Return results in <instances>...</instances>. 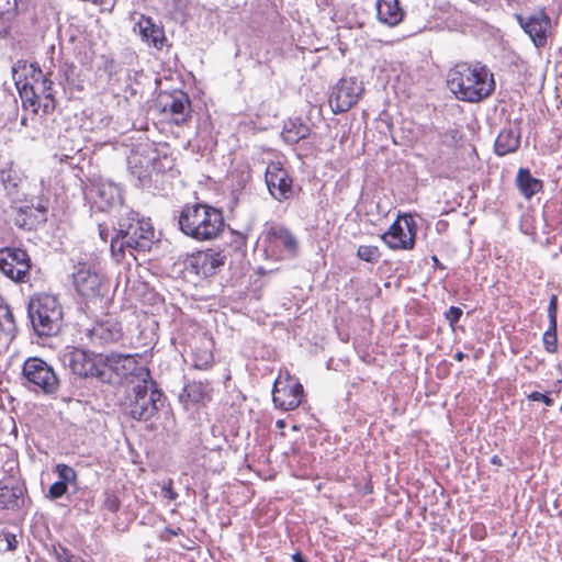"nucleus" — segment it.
<instances>
[{
  "mask_svg": "<svg viewBox=\"0 0 562 562\" xmlns=\"http://www.w3.org/2000/svg\"><path fill=\"white\" fill-rule=\"evenodd\" d=\"M32 328L40 337L56 336L63 326V308L50 294L34 295L27 305Z\"/></svg>",
  "mask_w": 562,
  "mask_h": 562,
  "instance_id": "obj_5",
  "label": "nucleus"
},
{
  "mask_svg": "<svg viewBox=\"0 0 562 562\" xmlns=\"http://www.w3.org/2000/svg\"><path fill=\"white\" fill-rule=\"evenodd\" d=\"M310 134V127L300 120H290L284 124L282 138L290 145L297 144Z\"/></svg>",
  "mask_w": 562,
  "mask_h": 562,
  "instance_id": "obj_28",
  "label": "nucleus"
},
{
  "mask_svg": "<svg viewBox=\"0 0 562 562\" xmlns=\"http://www.w3.org/2000/svg\"><path fill=\"white\" fill-rule=\"evenodd\" d=\"M95 192L100 201L106 206L122 202V190L112 182H101L97 186Z\"/></svg>",
  "mask_w": 562,
  "mask_h": 562,
  "instance_id": "obj_29",
  "label": "nucleus"
},
{
  "mask_svg": "<svg viewBox=\"0 0 562 562\" xmlns=\"http://www.w3.org/2000/svg\"><path fill=\"white\" fill-rule=\"evenodd\" d=\"M154 228L149 221L139 218L138 214L126 211L120 215L116 233L111 237V252L121 260L125 250L147 251L154 243Z\"/></svg>",
  "mask_w": 562,
  "mask_h": 562,
  "instance_id": "obj_2",
  "label": "nucleus"
},
{
  "mask_svg": "<svg viewBox=\"0 0 562 562\" xmlns=\"http://www.w3.org/2000/svg\"><path fill=\"white\" fill-rule=\"evenodd\" d=\"M292 560L294 562H307L304 557L300 553V552H296L292 555Z\"/></svg>",
  "mask_w": 562,
  "mask_h": 562,
  "instance_id": "obj_51",
  "label": "nucleus"
},
{
  "mask_svg": "<svg viewBox=\"0 0 562 562\" xmlns=\"http://www.w3.org/2000/svg\"><path fill=\"white\" fill-rule=\"evenodd\" d=\"M417 224L409 215L398 216L381 236L391 249L411 250L415 246Z\"/></svg>",
  "mask_w": 562,
  "mask_h": 562,
  "instance_id": "obj_8",
  "label": "nucleus"
},
{
  "mask_svg": "<svg viewBox=\"0 0 562 562\" xmlns=\"http://www.w3.org/2000/svg\"><path fill=\"white\" fill-rule=\"evenodd\" d=\"M213 364V355L205 352L203 356H195L194 367L198 369H209Z\"/></svg>",
  "mask_w": 562,
  "mask_h": 562,
  "instance_id": "obj_42",
  "label": "nucleus"
},
{
  "mask_svg": "<svg viewBox=\"0 0 562 562\" xmlns=\"http://www.w3.org/2000/svg\"><path fill=\"white\" fill-rule=\"evenodd\" d=\"M104 507L112 513L117 512L120 508V499L114 494H106Z\"/></svg>",
  "mask_w": 562,
  "mask_h": 562,
  "instance_id": "obj_44",
  "label": "nucleus"
},
{
  "mask_svg": "<svg viewBox=\"0 0 562 562\" xmlns=\"http://www.w3.org/2000/svg\"><path fill=\"white\" fill-rule=\"evenodd\" d=\"M367 491L364 493H371V488H369V486L367 485L366 486Z\"/></svg>",
  "mask_w": 562,
  "mask_h": 562,
  "instance_id": "obj_60",
  "label": "nucleus"
},
{
  "mask_svg": "<svg viewBox=\"0 0 562 562\" xmlns=\"http://www.w3.org/2000/svg\"><path fill=\"white\" fill-rule=\"evenodd\" d=\"M157 158L156 151L150 144H139L128 157V168L140 182L150 178L154 169V161Z\"/></svg>",
  "mask_w": 562,
  "mask_h": 562,
  "instance_id": "obj_14",
  "label": "nucleus"
},
{
  "mask_svg": "<svg viewBox=\"0 0 562 562\" xmlns=\"http://www.w3.org/2000/svg\"><path fill=\"white\" fill-rule=\"evenodd\" d=\"M491 463H492L493 465H497V467H502V465H503L502 459H501L497 454H494V456L491 458Z\"/></svg>",
  "mask_w": 562,
  "mask_h": 562,
  "instance_id": "obj_50",
  "label": "nucleus"
},
{
  "mask_svg": "<svg viewBox=\"0 0 562 562\" xmlns=\"http://www.w3.org/2000/svg\"><path fill=\"white\" fill-rule=\"evenodd\" d=\"M138 30L142 40L148 45L157 49H161L166 43L164 27L154 23L149 16L140 15L134 26V31Z\"/></svg>",
  "mask_w": 562,
  "mask_h": 562,
  "instance_id": "obj_21",
  "label": "nucleus"
},
{
  "mask_svg": "<svg viewBox=\"0 0 562 562\" xmlns=\"http://www.w3.org/2000/svg\"><path fill=\"white\" fill-rule=\"evenodd\" d=\"M25 177L23 172L12 164L1 169L0 181L9 196L18 198L24 184Z\"/></svg>",
  "mask_w": 562,
  "mask_h": 562,
  "instance_id": "obj_25",
  "label": "nucleus"
},
{
  "mask_svg": "<svg viewBox=\"0 0 562 562\" xmlns=\"http://www.w3.org/2000/svg\"><path fill=\"white\" fill-rule=\"evenodd\" d=\"M463 312L458 306H450L449 310L445 313L446 319L449 322L451 326H454L461 318Z\"/></svg>",
  "mask_w": 562,
  "mask_h": 562,
  "instance_id": "obj_43",
  "label": "nucleus"
},
{
  "mask_svg": "<svg viewBox=\"0 0 562 562\" xmlns=\"http://www.w3.org/2000/svg\"><path fill=\"white\" fill-rule=\"evenodd\" d=\"M86 336L91 345L102 347L119 341L123 337V330L117 322L105 319L87 329Z\"/></svg>",
  "mask_w": 562,
  "mask_h": 562,
  "instance_id": "obj_16",
  "label": "nucleus"
},
{
  "mask_svg": "<svg viewBox=\"0 0 562 562\" xmlns=\"http://www.w3.org/2000/svg\"><path fill=\"white\" fill-rule=\"evenodd\" d=\"M164 496L168 498L169 501H175L178 497V493L172 487V481L169 480L168 483H166L162 486Z\"/></svg>",
  "mask_w": 562,
  "mask_h": 562,
  "instance_id": "obj_46",
  "label": "nucleus"
},
{
  "mask_svg": "<svg viewBox=\"0 0 562 562\" xmlns=\"http://www.w3.org/2000/svg\"><path fill=\"white\" fill-rule=\"evenodd\" d=\"M341 363H342V367L344 368H347L348 367V361H342V360H339Z\"/></svg>",
  "mask_w": 562,
  "mask_h": 562,
  "instance_id": "obj_59",
  "label": "nucleus"
},
{
  "mask_svg": "<svg viewBox=\"0 0 562 562\" xmlns=\"http://www.w3.org/2000/svg\"><path fill=\"white\" fill-rule=\"evenodd\" d=\"M226 256L222 251L209 249L198 251L188 259V267L198 276L211 277L216 270L225 265Z\"/></svg>",
  "mask_w": 562,
  "mask_h": 562,
  "instance_id": "obj_15",
  "label": "nucleus"
},
{
  "mask_svg": "<svg viewBox=\"0 0 562 562\" xmlns=\"http://www.w3.org/2000/svg\"><path fill=\"white\" fill-rule=\"evenodd\" d=\"M303 396V385L296 378L290 374H286L285 378L279 375L274 381L272 400L278 408L292 411L301 404Z\"/></svg>",
  "mask_w": 562,
  "mask_h": 562,
  "instance_id": "obj_9",
  "label": "nucleus"
},
{
  "mask_svg": "<svg viewBox=\"0 0 562 562\" xmlns=\"http://www.w3.org/2000/svg\"><path fill=\"white\" fill-rule=\"evenodd\" d=\"M558 295L552 294L550 296L549 305H548V319L549 324L558 325Z\"/></svg>",
  "mask_w": 562,
  "mask_h": 562,
  "instance_id": "obj_39",
  "label": "nucleus"
},
{
  "mask_svg": "<svg viewBox=\"0 0 562 562\" xmlns=\"http://www.w3.org/2000/svg\"><path fill=\"white\" fill-rule=\"evenodd\" d=\"M376 15L380 22L395 26L403 21L405 11L400 0H376Z\"/></svg>",
  "mask_w": 562,
  "mask_h": 562,
  "instance_id": "obj_22",
  "label": "nucleus"
},
{
  "mask_svg": "<svg viewBox=\"0 0 562 562\" xmlns=\"http://www.w3.org/2000/svg\"><path fill=\"white\" fill-rule=\"evenodd\" d=\"M3 536V539L4 541L7 542V550L8 551H13L18 548V539H16V536L14 533H11V532H3L2 533Z\"/></svg>",
  "mask_w": 562,
  "mask_h": 562,
  "instance_id": "obj_45",
  "label": "nucleus"
},
{
  "mask_svg": "<svg viewBox=\"0 0 562 562\" xmlns=\"http://www.w3.org/2000/svg\"><path fill=\"white\" fill-rule=\"evenodd\" d=\"M542 344L548 353H555L558 351V325L549 324L542 335Z\"/></svg>",
  "mask_w": 562,
  "mask_h": 562,
  "instance_id": "obj_34",
  "label": "nucleus"
},
{
  "mask_svg": "<svg viewBox=\"0 0 562 562\" xmlns=\"http://www.w3.org/2000/svg\"><path fill=\"white\" fill-rule=\"evenodd\" d=\"M178 223L184 235L198 241L214 240L225 225L222 211L203 203L187 204Z\"/></svg>",
  "mask_w": 562,
  "mask_h": 562,
  "instance_id": "obj_3",
  "label": "nucleus"
},
{
  "mask_svg": "<svg viewBox=\"0 0 562 562\" xmlns=\"http://www.w3.org/2000/svg\"><path fill=\"white\" fill-rule=\"evenodd\" d=\"M338 335L341 337V340H342V341H345V342H347V341H348V339H349L348 334L344 337V336H342V333L340 331V329H338Z\"/></svg>",
  "mask_w": 562,
  "mask_h": 562,
  "instance_id": "obj_56",
  "label": "nucleus"
},
{
  "mask_svg": "<svg viewBox=\"0 0 562 562\" xmlns=\"http://www.w3.org/2000/svg\"><path fill=\"white\" fill-rule=\"evenodd\" d=\"M269 235L277 244L282 245L286 250L293 252L296 249V240L292 233L285 227H272Z\"/></svg>",
  "mask_w": 562,
  "mask_h": 562,
  "instance_id": "obj_33",
  "label": "nucleus"
},
{
  "mask_svg": "<svg viewBox=\"0 0 562 562\" xmlns=\"http://www.w3.org/2000/svg\"><path fill=\"white\" fill-rule=\"evenodd\" d=\"M357 257L369 263H376L381 258L379 247L373 245H361L357 249Z\"/></svg>",
  "mask_w": 562,
  "mask_h": 562,
  "instance_id": "obj_35",
  "label": "nucleus"
},
{
  "mask_svg": "<svg viewBox=\"0 0 562 562\" xmlns=\"http://www.w3.org/2000/svg\"><path fill=\"white\" fill-rule=\"evenodd\" d=\"M164 393L158 389L148 369L139 370V381L133 385L126 403V414L133 419L147 422L162 406Z\"/></svg>",
  "mask_w": 562,
  "mask_h": 562,
  "instance_id": "obj_4",
  "label": "nucleus"
},
{
  "mask_svg": "<svg viewBox=\"0 0 562 562\" xmlns=\"http://www.w3.org/2000/svg\"><path fill=\"white\" fill-rule=\"evenodd\" d=\"M327 368L328 369H334V370L341 369L340 366H339V362L335 358H330L329 359V361L327 362Z\"/></svg>",
  "mask_w": 562,
  "mask_h": 562,
  "instance_id": "obj_47",
  "label": "nucleus"
},
{
  "mask_svg": "<svg viewBox=\"0 0 562 562\" xmlns=\"http://www.w3.org/2000/svg\"><path fill=\"white\" fill-rule=\"evenodd\" d=\"M22 124H23V125H25V124H26V119H25V117H23V119H22Z\"/></svg>",
  "mask_w": 562,
  "mask_h": 562,
  "instance_id": "obj_61",
  "label": "nucleus"
},
{
  "mask_svg": "<svg viewBox=\"0 0 562 562\" xmlns=\"http://www.w3.org/2000/svg\"><path fill=\"white\" fill-rule=\"evenodd\" d=\"M329 105L335 113H344L351 109V88L347 86L345 79L334 87Z\"/></svg>",
  "mask_w": 562,
  "mask_h": 562,
  "instance_id": "obj_26",
  "label": "nucleus"
},
{
  "mask_svg": "<svg viewBox=\"0 0 562 562\" xmlns=\"http://www.w3.org/2000/svg\"><path fill=\"white\" fill-rule=\"evenodd\" d=\"M99 234L102 240L106 241L109 237V232L102 225H99Z\"/></svg>",
  "mask_w": 562,
  "mask_h": 562,
  "instance_id": "obj_48",
  "label": "nucleus"
},
{
  "mask_svg": "<svg viewBox=\"0 0 562 562\" xmlns=\"http://www.w3.org/2000/svg\"><path fill=\"white\" fill-rule=\"evenodd\" d=\"M162 111L169 113L176 124L187 121L190 112V101L182 91L175 92L161 99Z\"/></svg>",
  "mask_w": 562,
  "mask_h": 562,
  "instance_id": "obj_20",
  "label": "nucleus"
},
{
  "mask_svg": "<svg viewBox=\"0 0 562 562\" xmlns=\"http://www.w3.org/2000/svg\"><path fill=\"white\" fill-rule=\"evenodd\" d=\"M11 209L13 210L12 221H13L14 225L18 226L19 228L32 231L40 223H43V217L42 218L36 217V214L33 212L32 206L11 205Z\"/></svg>",
  "mask_w": 562,
  "mask_h": 562,
  "instance_id": "obj_27",
  "label": "nucleus"
},
{
  "mask_svg": "<svg viewBox=\"0 0 562 562\" xmlns=\"http://www.w3.org/2000/svg\"><path fill=\"white\" fill-rule=\"evenodd\" d=\"M348 395H349V392H347V397L345 398V403L339 405V408L342 412H348V409H349Z\"/></svg>",
  "mask_w": 562,
  "mask_h": 562,
  "instance_id": "obj_52",
  "label": "nucleus"
},
{
  "mask_svg": "<svg viewBox=\"0 0 562 562\" xmlns=\"http://www.w3.org/2000/svg\"><path fill=\"white\" fill-rule=\"evenodd\" d=\"M284 426H285L284 420L279 419V420L277 422V427H278V428H283Z\"/></svg>",
  "mask_w": 562,
  "mask_h": 562,
  "instance_id": "obj_57",
  "label": "nucleus"
},
{
  "mask_svg": "<svg viewBox=\"0 0 562 562\" xmlns=\"http://www.w3.org/2000/svg\"><path fill=\"white\" fill-rule=\"evenodd\" d=\"M41 81L35 80L34 83L25 82L21 88H19V93L24 108L31 106L34 113H38V108H36L37 102H41V88H38V83Z\"/></svg>",
  "mask_w": 562,
  "mask_h": 562,
  "instance_id": "obj_30",
  "label": "nucleus"
},
{
  "mask_svg": "<svg viewBox=\"0 0 562 562\" xmlns=\"http://www.w3.org/2000/svg\"><path fill=\"white\" fill-rule=\"evenodd\" d=\"M471 2L475 3V4H480L482 3L484 0H470Z\"/></svg>",
  "mask_w": 562,
  "mask_h": 562,
  "instance_id": "obj_58",
  "label": "nucleus"
},
{
  "mask_svg": "<svg viewBox=\"0 0 562 562\" xmlns=\"http://www.w3.org/2000/svg\"><path fill=\"white\" fill-rule=\"evenodd\" d=\"M68 491V485L65 482H55L48 490V496L52 499H57L64 496Z\"/></svg>",
  "mask_w": 562,
  "mask_h": 562,
  "instance_id": "obj_40",
  "label": "nucleus"
},
{
  "mask_svg": "<svg viewBox=\"0 0 562 562\" xmlns=\"http://www.w3.org/2000/svg\"><path fill=\"white\" fill-rule=\"evenodd\" d=\"M55 471L58 474L59 481L65 482V484L76 483L77 473L71 467L59 463L56 465Z\"/></svg>",
  "mask_w": 562,
  "mask_h": 562,
  "instance_id": "obj_36",
  "label": "nucleus"
},
{
  "mask_svg": "<svg viewBox=\"0 0 562 562\" xmlns=\"http://www.w3.org/2000/svg\"><path fill=\"white\" fill-rule=\"evenodd\" d=\"M52 80L43 77L38 83L41 88V102H37L36 108H42L44 114L50 113L55 109V101L52 93Z\"/></svg>",
  "mask_w": 562,
  "mask_h": 562,
  "instance_id": "obj_32",
  "label": "nucleus"
},
{
  "mask_svg": "<svg viewBox=\"0 0 562 562\" xmlns=\"http://www.w3.org/2000/svg\"><path fill=\"white\" fill-rule=\"evenodd\" d=\"M549 205H546V209H544V212H543V216H544V220L546 222H549Z\"/></svg>",
  "mask_w": 562,
  "mask_h": 562,
  "instance_id": "obj_55",
  "label": "nucleus"
},
{
  "mask_svg": "<svg viewBox=\"0 0 562 562\" xmlns=\"http://www.w3.org/2000/svg\"><path fill=\"white\" fill-rule=\"evenodd\" d=\"M18 328L9 305L0 304V352L7 350L15 338Z\"/></svg>",
  "mask_w": 562,
  "mask_h": 562,
  "instance_id": "obj_24",
  "label": "nucleus"
},
{
  "mask_svg": "<svg viewBox=\"0 0 562 562\" xmlns=\"http://www.w3.org/2000/svg\"><path fill=\"white\" fill-rule=\"evenodd\" d=\"M431 260H432V262H434L435 268L440 269V270H443V269L446 268V267L440 262V260L438 259V257H437V256H435V255H434V256L431 257Z\"/></svg>",
  "mask_w": 562,
  "mask_h": 562,
  "instance_id": "obj_49",
  "label": "nucleus"
},
{
  "mask_svg": "<svg viewBox=\"0 0 562 562\" xmlns=\"http://www.w3.org/2000/svg\"><path fill=\"white\" fill-rule=\"evenodd\" d=\"M515 19L537 48H544L547 46L551 19L543 10L529 15L517 13Z\"/></svg>",
  "mask_w": 562,
  "mask_h": 562,
  "instance_id": "obj_11",
  "label": "nucleus"
},
{
  "mask_svg": "<svg viewBox=\"0 0 562 562\" xmlns=\"http://www.w3.org/2000/svg\"><path fill=\"white\" fill-rule=\"evenodd\" d=\"M65 360L71 372L80 378H97L99 381L108 380L104 373L103 355L74 348L65 355Z\"/></svg>",
  "mask_w": 562,
  "mask_h": 562,
  "instance_id": "obj_7",
  "label": "nucleus"
},
{
  "mask_svg": "<svg viewBox=\"0 0 562 562\" xmlns=\"http://www.w3.org/2000/svg\"><path fill=\"white\" fill-rule=\"evenodd\" d=\"M33 207V212L36 214V217L42 218L43 223L46 222V213L48 211V200L47 199H38L36 203L31 202V205Z\"/></svg>",
  "mask_w": 562,
  "mask_h": 562,
  "instance_id": "obj_38",
  "label": "nucleus"
},
{
  "mask_svg": "<svg viewBox=\"0 0 562 562\" xmlns=\"http://www.w3.org/2000/svg\"><path fill=\"white\" fill-rule=\"evenodd\" d=\"M265 180L274 200L283 202L294 195L293 179L281 162L272 161L267 166Z\"/></svg>",
  "mask_w": 562,
  "mask_h": 562,
  "instance_id": "obj_10",
  "label": "nucleus"
},
{
  "mask_svg": "<svg viewBox=\"0 0 562 562\" xmlns=\"http://www.w3.org/2000/svg\"><path fill=\"white\" fill-rule=\"evenodd\" d=\"M31 268L30 257L21 248L0 249V270L16 282H24Z\"/></svg>",
  "mask_w": 562,
  "mask_h": 562,
  "instance_id": "obj_12",
  "label": "nucleus"
},
{
  "mask_svg": "<svg viewBox=\"0 0 562 562\" xmlns=\"http://www.w3.org/2000/svg\"><path fill=\"white\" fill-rule=\"evenodd\" d=\"M54 555L57 562H83L81 558L72 554L68 549L61 546L54 548Z\"/></svg>",
  "mask_w": 562,
  "mask_h": 562,
  "instance_id": "obj_37",
  "label": "nucleus"
},
{
  "mask_svg": "<svg viewBox=\"0 0 562 562\" xmlns=\"http://www.w3.org/2000/svg\"><path fill=\"white\" fill-rule=\"evenodd\" d=\"M516 188L525 200L529 201L533 195L543 191V181L531 175L528 168H519L516 179Z\"/></svg>",
  "mask_w": 562,
  "mask_h": 562,
  "instance_id": "obj_23",
  "label": "nucleus"
},
{
  "mask_svg": "<svg viewBox=\"0 0 562 562\" xmlns=\"http://www.w3.org/2000/svg\"><path fill=\"white\" fill-rule=\"evenodd\" d=\"M467 357L465 353H463L462 351H457L454 355H453V359L456 361H462L464 358Z\"/></svg>",
  "mask_w": 562,
  "mask_h": 562,
  "instance_id": "obj_53",
  "label": "nucleus"
},
{
  "mask_svg": "<svg viewBox=\"0 0 562 562\" xmlns=\"http://www.w3.org/2000/svg\"><path fill=\"white\" fill-rule=\"evenodd\" d=\"M527 398L531 402H542L546 406L549 407L554 405V400L551 396H549L548 393L533 391L527 395Z\"/></svg>",
  "mask_w": 562,
  "mask_h": 562,
  "instance_id": "obj_41",
  "label": "nucleus"
},
{
  "mask_svg": "<svg viewBox=\"0 0 562 562\" xmlns=\"http://www.w3.org/2000/svg\"><path fill=\"white\" fill-rule=\"evenodd\" d=\"M167 533L171 535V536H178L180 532H181V529L178 528L177 530H173L171 528H166L165 530Z\"/></svg>",
  "mask_w": 562,
  "mask_h": 562,
  "instance_id": "obj_54",
  "label": "nucleus"
},
{
  "mask_svg": "<svg viewBox=\"0 0 562 562\" xmlns=\"http://www.w3.org/2000/svg\"><path fill=\"white\" fill-rule=\"evenodd\" d=\"M520 127L517 124H508L504 126L494 143V151L497 156L515 153L520 145Z\"/></svg>",
  "mask_w": 562,
  "mask_h": 562,
  "instance_id": "obj_19",
  "label": "nucleus"
},
{
  "mask_svg": "<svg viewBox=\"0 0 562 562\" xmlns=\"http://www.w3.org/2000/svg\"><path fill=\"white\" fill-rule=\"evenodd\" d=\"M74 284L80 295L93 297L100 294L102 277L94 268L82 265L74 273Z\"/></svg>",
  "mask_w": 562,
  "mask_h": 562,
  "instance_id": "obj_18",
  "label": "nucleus"
},
{
  "mask_svg": "<svg viewBox=\"0 0 562 562\" xmlns=\"http://www.w3.org/2000/svg\"><path fill=\"white\" fill-rule=\"evenodd\" d=\"M449 90L461 101L480 102L495 90L494 76L490 69L476 63H458L447 75Z\"/></svg>",
  "mask_w": 562,
  "mask_h": 562,
  "instance_id": "obj_1",
  "label": "nucleus"
},
{
  "mask_svg": "<svg viewBox=\"0 0 562 562\" xmlns=\"http://www.w3.org/2000/svg\"><path fill=\"white\" fill-rule=\"evenodd\" d=\"M104 373L108 375V380H103L104 383L114 382L113 375L119 379L126 378L127 375H134L139 381V370L146 369L139 367L136 358L131 355L111 353L103 356Z\"/></svg>",
  "mask_w": 562,
  "mask_h": 562,
  "instance_id": "obj_13",
  "label": "nucleus"
},
{
  "mask_svg": "<svg viewBox=\"0 0 562 562\" xmlns=\"http://www.w3.org/2000/svg\"><path fill=\"white\" fill-rule=\"evenodd\" d=\"M21 381L29 391L47 396L56 395L60 389V379L53 366L38 357L24 361Z\"/></svg>",
  "mask_w": 562,
  "mask_h": 562,
  "instance_id": "obj_6",
  "label": "nucleus"
},
{
  "mask_svg": "<svg viewBox=\"0 0 562 562\" xmlns=\"http://www.w3.org/2000/svg\"><path fill=\"white\" fill-rule=\"evenodd\" d=\"M184 395L192 403H204L211 398L209 385L201 381H193L187 384L183 389V394L181 397Z\"/></svg>",
  "mask_w": 562,
  "mask_h": 562,
  "instance_id": "obj_31",
  "label": "nucleus"
},
{
  "mask_svg": "<svg viewBox=\"0 0 562 562\" xmlns=\"http://www.w3.org/2000/svg\"><path fill=\"white\" fill-rule=\"evenodd\" d=\"M26 487L13 477L0 481V509L16 512L24 505Z\"/></svg>",
  "mask_w": 562,
  "mask_h": 562,
  "instance_id": "obj_17",
  "label": "nucleus"
}]
</instances>
